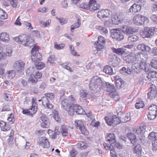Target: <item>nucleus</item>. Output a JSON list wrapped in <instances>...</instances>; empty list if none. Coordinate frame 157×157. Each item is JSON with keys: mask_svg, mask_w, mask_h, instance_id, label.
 <instances>
[{"mask_svg": "<svg viewBox=\"0 0 157 157\" xmlns=\"http://www.w3.org/2000/svg\"><path fill=\"white\" fill-rule=\"evenodd\" d=\"M75 101V98L73 95L69 96L67 99H65L61 101V105L62 108L68 113L69 115L72 114L73 113V110L71 109L73 105H76L74 104Z\"/></svg>", "mask_w": 157, "mask_h": 157, "instance_id": "f257e3e1", "label": "nucleus"}, {"mask_svg": "<svg viewBox=\"0 0 157 157\" xmlns=\"http://www.w3.org/2000/svg\"><path fill=\"white\" fill-rule=\"evenodd\" d=\"M14 40L25 46L31 47L34 44V40L30 36L26 34H20L18 37H14Z\"/></svg>", "mask_w": 157, "mask_h": 157, "instance_id": "f03ea898", "label": "nucleus"}, {"mask_svg": "<svg viewBox=\"0 0 157 157\" xmlns=\"http://www.w3.org/2000/svg\"><path fill=\"white\" fill-rule=\"evenodd\" d=\"M102 85V81L98 76H94L91 79L89 84V88L93 93H96L100 89Z\"/></svg>", "mask_w": 157, "mask_h": 157, "instance_id": "7ed1b4c3", "label": "nucleus"}, {"mask_svg": "<svg viewBox=\"0 0 157 157\" xmlns=\"http://www.w3.org/2000/svg\"><path fill=\"white\" fill-rule=\"evenodd\" d=\"M131 69L133 71L136 73H140L141 70H144L146 72L150 70L149 66L146 64L144 60L141 61L140 63L133 64L131 67Z\"/></svg>", "mask_w": 157, "mask_h": 157, "instance_id": "20e7f679", "label": "nucleus"}, {"mask_svg": "<svg viewBox=\"0 0 157 157\" xmlns=\"http://www.w3.org/2000/svg\"><path fill=\"white\" fill-rule=\"evenodd\" d=\"M45 96L42 97V101L43 105L47 109H51L53 108V106L50 102L49 99H53L55 95L53 93H48L44 94Z\"/></svg>", "mask_w": 157, "mask_h": 157, "instance_id": "39448f33", "label": "nucleus"}, {"mask_svg": "<svg viewBox=\"0 0 157 157\" xmlns=\"http://www.w3.org/2000/svg\"><path fill=\"white\" fill-rule=\"evenodd\" d=\"M141 53L138 52L136 54L132 53L128 55H125L123 56V60L127 63H132L137 60V59L140 57Z\"/></svg>", "mask_w": 157, "mask_h": 157, "instance_id": "423d86ee", "label": "nucleus"}, {"mask_svg": "<svg viewBox=\"0 0 157 157\" xmlns=\"http://www.w3.org/2000/svg\"><path fill=\"white\" fill-rule=\"evenodd\" d=\"M133 21L134 24L137 25H144L146 22L148 21V19L140 14L135 15L133 17Z\"/></svg>", "mask_w": 157, "mask_h": 157, "instance_id": "0eeeda50", "label": "nucleus"}, {"mask_svg": "<svg viewBox=\"0 0 157 157\" xmlns=\"http://www.w3.org/2000/svg\"><path fill=\"white\" fill-rule=\"evenodd\" d=\"M111 36L112 38L118 41L122 40L124 38L123 35L118 29H112L111 31Z\"/></svg>", "mask_w": 157, "mask_h": 157, "instance_id": "6e6552de", "label": "nucleus"}, {"mask_svg": "<svg viewBox=\"0 0 157 157\" xmlns=\"http://www.w3.org/2000/svg\"><path fill=\"white\" fill-rule=\"evenodd\" d=\"M105 119L106 123L109 126L113 124L114 126L120 123L119 118L115 115L112 116V117H105Z\"/></svg>", "mask_w": 157, "mask_h": 157, "instance_id": "1a4fd4ad", "label": "nucleus"}, {"mask_svg": "<svg viewBox=\"0 0 157 157\" xmlns=\"http://www.w3.org/2000/svg\"><path fill=\"white\" fill-rule=\"evenodd\" d=\"M31 53V58L33 62L39 61L41 60L42 56L38 51V49L35 46L32 48Z\"/></svg>", "mask_w": 157, "mask_h": 157, "instance_id": "9d476101", "label": "nucleus"}, {"mask_svg": "<svg viewBox=\"0 0 157 157\" xmlns=\"http://www.w3.org/2000/svg\"><path fill=\"white\" fill-rule=\"evenodd\" d=\"M149 113L147 117L149 120H153L157 114V106L155 105H151L148 108Z\"/></svg>", "mask_w": 157, "mask_h": 157, "instance_id": "9b49d317", "label": "nucleus"}, {"mask_svg": "<svg viewBox=\"0 0 157 157\" xmlns=\"http://www.w3.org/2000/svg\"><path fill=\"white\" fill-rule=\"evenodd\" d=\"M37 140L38 144L43 148H48L50 146V143L48 140L45 137H39Z\"/></svg>", "mask_w": 157, "mask_h": 157, "instance_id": "f8f14e48", "label": "nucleus"}, {"mask_svg": "<svg viewBox=\"0 0 157 157\" xmlns=\"http://www.w3.org/2000/svg\"><path fill=\"white\" fill-rule=\"evenodd\" d=\"M141 36L143 38H150L153 36V33L150 28L145 27L144 30L140 33Z\"/></svg>", "mask_w": 157, "mask_h": 157, "instance_id": "ddd939ff", "label": "nucleus"}, {"mask_svg": "<svg viewBox=\"0 0 157 157\" xmlns=\"http://www.w3.org/2000/svg\"><path fill=\"white\" fill-rule=\"evenodd\" d=\"M25 65V63L21 60H20L15 61L13 67L15 71L18 72L24 69Z\"/></svg>", "mask_w": 157, "mask_h": 157, "instance_id": "4468645a", "label": "nucleus"}, {"mask_svg": "<svg viewBox=\"0 0 157 157\" xmlns=\"http://www.w3.org/2000/svg\"><path fill=\"white\" fill-rule=\"evenodd\" d=\"M150 91L147 93L148 98L150 100L155 98L157 94L156 87L154 85H152L150 87Z\"/></svg>", "mask_w": 157, "mask_h": 157, "instance_id": "2eb2a0df", "label": "nucleus"}, {"mask_svg": "<svg viewBox=\"0 0 157 157\" xmlns=\"http://www.w3.org/2000/svg\"><path fill=\"white\" fill-rule=\"evenodd\" d=\"M105 43V40L104 37L100 36L98 37V41L95 42L94 45L96 46L97 49L100 50L103 48Z\"/></svg>", "mask_w": 157, "mask_h": 157, "instance_id": "dca6fc26", "label": "nucleus"}, {"mask_svg": "<svg viewBox=\"0 0 157 157\" xmlns=\"http://www.w3.org/2000/svg\"><path fill=\"white\" fill-rule=\"evenodd\" d=\"M111 13V12L109 10H101L98 12L97 16L100 19L107 18L109 17Z\"/></svg>", "mask_w": 157, "mask_h": 157, "instance_id": "f3484780", "label": "nucleus"}, {"mask_svg": "<svg viewBox=\"0 0 157 157\" xmlns=\"http://www.w3.org/2000/svg\"><path fill=\"white\" fill-rule=\"evenodd\" d=\"M41 126L43 128H48L50 125L49 119L44 115H42L40 117Z\"/></svg>", "mask_w": 157, "mask_h": 157, "instance_id": "a211bd4d", "label": "nucleus"}, {"mask_svg": "<svg viewBox=\"0 0 157 157\" xmlns=\"http://www.w3.org/2000/svg\"><path fill=\"white\" fill-rule=\"evenodd\" d=\"M141 7L140 5H137L136 3L134 4L128 9V13L132 14L140 12Z\"/></svg>", "mask_w": 157, "mask_h": 157, "instance_id": "6ab92c4d", "label": "nucleus"}, {"mask_svg": "<svg viewBox=\"0 0 157 157\" xmlns=\"http://www.w3.org/2000/svg\"><path fill=\"white\" fill-rule=\"evenodd\" d=\"M71 109H72L73 110V113L72 114L70 115V116H72L74 115L75 111L78 114H83L85 113V111L82 108L81 106L78 105H73V107H71Z\"/></svg>", "mask_w": 157, "mask_h": 157, "instance_id": "aec40b11", "label": "nucleus"}, {"mask_svg": "<svg viewBox=\"0 0 157 157\" xmlns=\"http://www.w3.org/2000/svg\"><path fill=\"white\" fill-rule=\"evenodd\" d=\"M120 120V122L125 123L129 121L131 118L130 114L128 113H122L120 116L117 117Z\"/></svg>", "mask_w": 157, "mask_h": 157, "instance_id": "412c9836", "label": "nucleus"}, {"mask_svg": "<svg viewBox=\"0 0 157 157\" xmlns=\"http://www.w3.org/2000/svg\"><path fill=\"white\" fill-rule=\"evenodd\" d=\"M137 48L140 51L146 52H149L151 50V48L149 46L144 43L138 44Z\"/></svg>", "mask_w": 157, "mask_h": 157, "instance_id": "4be33fe9", "label": "nucleus"}, {"mask_svg": "<svg viewBox=\"0 0 157 157\" xmlns=\"http://www.w3.org/2000/svg\"><path fill=\"white\" fill-rule=\"evenodd\" d=\"M106 90L107 92L109 93V94H113L114 97L117 95L116 89L113 84L109 83L106 84Z\"/></svg>", "mask_w": 157, "mask_h": 157, "instance_id": "5701e85b", "label": "nucleus"}, {"mask_svg": "<svg viewBox=\"0 0 157 157\" xmlns=\"http://www.w3.org/2000/svg\"><path fill=\"white\" fill-rule=\"evenodd\" d=\"M115 85L118 88H122L124 86V81L118 76L114 77Z\"/></svg>", "mask_w": 157, "mask_h": 157, "instance_id": "b1692460", "label": "nucleus"}, {"mask_svg": "<svg viewBox=\"0 0 157 157\" xmlns=\"http://www.w3.org/2000/svg\"><path fill=\"white\" fill-rule=\"evenodd\" d=\"M122 20V17H121L120 15L119 16L117 14H115L112 18L113 23L116 25H118L121 23Z\"/></svg>", "mask_w": 157, "mask_h": 157, "instance_id": "393cba45", "label": "nucleus"}, {"mask_svg": "<svg viewBox=\"0 0 157 157\" xmlns=\"http://www.w3.org/2000/svg\"><path fill=\"white\" fill-rule=\"evenodd\" d=\"M22 113L24 114H26L28 116H32L36 112V110H35V108L32 106L30 109H23Z\"/></svg>", "mask_w": 157, "mask_h": 157, "instance_id": "a878e982", "label": "nucleus"}, {"mask_svg": "<svg viewBox=\"0 0 157 157\" xmlns=\"http://www.w3.org/2000/svg\"><path fill=\"white\" fill-rule=\"evenodd\" d=\"M122 30L124 34L128 35L132 34L134 32V29L132 27L126 26L123 27Z\"/></svg>", "mask_w": 157, "mask_h": 157, "instance_id": "bb28decb", "label": "nucleus"}, {"mask_svg": "<svg viewBox=\"0 0 157 157\" xmlns=\"http://www.w3.org/2000/svg\"><path fill=\"white\" fill-rule=\"evenodd\" d=\"M0 126L1 130L4 131H9L10 128V125L3 121H2L0 122Z\"/></svg>", "mask_w": 157, "mask_h": 157, "instance_id": "cd10ccee", "label": "nucleus"}, {"mask_svg": "<svg viewBox=\"0 0 157 157\" xmlns=\"http://www.w3.org/2000/svg\"><path fill=\"white\" fill-rule=\"evenodd\" d=\"M0 39L2 41L7 43L10 40V38L9 34L6 33L2 32L1 34Z\"/></svg>", "mask_w": 157, "mask_h": 157, "instance_id": "c85d7f7f", "label": "nucleus"}, {"mask_svg": "<svg viewBox=\"0 0 157 157\" xmlns=\"http://www.w3.org/2000/svg\"><path fill=\"white\" fill-rule=\"evenodd\" d=\"M111 49L112 51L113 52L119 55L122 56L125 52V50L122 48H114L112 47L111 48Z\"/></svg>", "mask_w": 157, "mask_h": 157, "instance_id": "c756f323", "label": "nucleus"}, {"mask_svg": "<svg viewBox=\"0 0 157 157\" xmlns=\"http://www.w3.org/2000/svg\"><path fill=\"white\" fill-rule=\"evenodd\" d=\"M103 71L105 73L109 75H112L115 73V72L113 71V68L108 65H106L104 66Z\"/></svg>", "mask_w": 157, "mask_h": 157, "instance_id": "7c9ffc66", "label": "nucleus"}, {"mask_svg": "<svg viewBox=\"0 0 157 157\" xmlns=\"http://www.w3.org/2000/svg\"><path fill=\"white\" fill-rule=\"evenodd\" d=\"M115 134L113 133H109L107 136L106 139L107 141L109 142L110 144H114L116 142L115 139Z\"/></svg>", "mask_w": 157, "mask_h": 157, "instance_id": "2f4dec72", "label": "nucleus"}, {"mask_svg": "<svg viewBox=\"0 0 157 157\" xmlns=\"http://www.w3.org/2000/svg\"><path fill=\"white\" fill-rule=\"evenodd\" d=\"M127 136L130 140L131 143L134 144L136 141V135L133 133L130 132L127 134Z\"/></svg>", "mask_w": 157, "mask_h": 157, "instance_id": "473e14b6", "label": "nucleus"}, {"mask_svg": "<svg viewBox=\"0 0 157 157\" xmlns=\"http://www.w3.org/2000/svg\"><path fill=\"white\" fill-rule=\"evenodd\" d=\"M120 72L121 73L124 75L126 74L130 75L132 73V70L130 69L127 67H123L120 70Z\"/></svg>", "mask_w": 157, "mask_h": 157, "instance_id": "72a5a7b5", "label": "nucleus"}, {"mask_svg": "<svg viewBox=\"0 0 157 157\" xmlns=\"http://www.w3.org/2000/svg\"><path fill=\"white\" fill-rule=\"evenodd\" d=\"M134 153L139 155H141L142 147L140 144H137L133 148Z\"/></svg>", "mask_w": 157, "mask_h": 157, "instance_id": "f704fd0d", "label": "nucleus"}, {"mask_svg": "<svg viewBox=\"0 0 157 157\" xmlns=\"http://www.w3.org/2000/svg\"><path fill=\"white\" fill-rule=\"evenodd\" d=\"M145 105L144 102L141 98H139L137 100V102L135 104L136 108L139 109L143 108Z\"/></svg>", "mask_w": 157, "mask_h": 157, "instance_id": "c9c22d12", "label": "nucleus"}, {"mask_svg": "<svg viewBox=\"0 0 157 157\" xmlns=\"http://www.w3.org/2000/svg\"><path fill=\"white\" fill-rule=\"evenodd\" d=\"M133 132L137 134H143L145 132V130L144 127H140L139 128H135L133 130Z\"/></svg>", "mask_w": 157, "mask_h": 157, "instance_id": "e433bc0d", "label": "nucleus"}, {"mask_svg": "<svg viewBox=\"0 0 157 157\" xmlns=\"http://www.w3.org/2000/svg\"><path fill=\"white\" fill-rule=\"evenodd\" d=\"M36 68L38 70L43 69L45 67V64L44 63L39 61L34 62Z\"/></svg>", "mask_w": 157, "mask_h": 157, "instance_id": "4c0bfd02", "label": "nucleus"}, {"mask_svg": "<svg viewBox=\"0 0 157 157\" xmlns=\"http://www.w3.org/2000/svg\"><path fill=\"white\" fill-rule=\"evenodd\" d=\"M60 132L63 136L66 137L68 135V131L67 128L65 126H62L60 129Z\"/></svg>", "mask_w": 157, "mask_h": 157, "instance_id": "58836bf2", "label": "nucleus"}, {"mask_svg": "<svg viewBox=\"0 0 157 157\" xmlns=\"http://www.w3.org/2000/svg\"><path fill=\"white\" fill-rule=\"evenodd\" d=\"M139 39L138 36L136 35H133L128 36V40L129 42H134L137 41Z\"/></svg>", "mask_w": 157, "mask_h": 157, "instance_id": "ea45409f", "label": "nucleus"}, {"mask_svg": "<svg viewBox=\"0 0 157 157\" xmlns=\"http://www.w3.org/2000/svg\"><path fill=\"white\" fill-rule=\"evenodd\" d=\"M81 24L80 21L79 19H78L77 22L71 25V30L72 32H73V30L75 29L78 28L80 26Z\"/></svg>", "mask_w": 157, "mask_h": 157, "instance_id": "a19ab883", "label": "nucleus"}, {"mask_svg": "<svg viewBox=\"0 0 157 157\" xmlns=\"http://www.w3.org/2000/svg\"><path fill=\"white\" fill-rule=\"evenodd\" d=\"M98 29L102 34H105L108 33V30L105 27L101 26H99Z\"/></svg>", "mask_w": 157, "mask_h": 157, "instance_id": "79ce46f5", "label": "nucleus"}, {"mask_svg": "<svg viewBox=\"0 0 157 157\" xmlns=\"http://www.w3.org/2000/svg\"><path fill=\"white\" fill-rule=\"evenodd\" d=\"M157 133L155 132H151L149 133L148 136V138L151 140L154 141L157 140L156 135Z\"/></svg>", "mask_w": 157, "mask_h": 157, "instance_id": "37998d69", "label": "nucleus"}, {"mask_svg": "<svg viewBox=\"0 0 157 157\" xmlns=\"http://www.w3.org/2000/svg\"><path fill=\"white\" fill-rule=\"evenodd\" d=\"M7 17V14L3 10L0 8V18L2 19H5Z\"/></svg>", "mask_w": 157, "mask_h": 157, "instance_id": "c03bdc74", "label": "nucleus"}, {"mask_svg": "<svg viewBox=\"0 0 157 157\" xmlns=\"http://www.w3.org/2000/svg\"><path fill=\"white\" fill-rule=\"evenodd\" d=\"M77 129H79L84 125L83 122L82 120H77L75 122Z\"/></svg>", "mask_w": 157, "mask_h": 157, "instance_id": "a18cd8bd", "label": "nucleus"}, {"mask_svg": "<svg viewBox=\"0 0 157 157\" xmlns=\"http://www.w3.org/2000/svg\"><path fill=\"white\" fill-rule=\"evenodd\" d=\"M37 81L36 77L34 75H31L28 80V82L32 83V84L35 83Z\"/></svg>", "mask_w": 157, "mask_h": 157, "instance_id": "49530a36", "label": "nucleus"}, {"mask_svg": "<svg viewBox=\"0 0 157 157\" xmlns=\"http://www.w3.org/2000/svg\"><path fill=\"white\" fill-rule=\"evenodd\" d=\"M56 130L55 129V131H53L51 130H49L48 131V134L52 139H55L56 138Z\"/></svg>", "mask_w": 157, "mask_h": 157, "instance_id": "de8ad7c7", "label": "nucleus"}, {"mask_svg": "<svg viewBox=\"0 0 157 157\" xmlns=\"http://www.w3.org/2000/svg\"><path fill=\"white\" fill-rule=\"evenodd\" d=\"M148 78H157V73L155 71H150L148 74Z\"/></svg>", "mask_w": 157, "mask_h": 157, "instance_id": "09e8293b", "label": "nucleus"}, {"mask_svg": "<svg viewBox=\"0 0 157 157\" xmlns=\"http://www.w3.org/2000/svg\"><path fill=\"white\" fill-rule=\"evenodd\" d=\"M7 75L8 78L11 79H13L15 76V75L14 73H13V70L7 71Z\"/></svg>", "mask_w": 157, "mask_h": 157, "instance_id": "8fccbe9b", "label": "nucleus"}, {"mask_svg": "<svg viewBox=\"0 0 157 157\" xmlns=\"http://www.w3.org/2000/svg\"><path fill=\"white\" fill-rule=\"evenodd\" d=\"M65 46L64 44H58L56 42L54 43V48L58 50H60L63 49Z\"/></svg>", "mask_w": 157, "mask_h": 157, "instance_id": "3c124183", "label": "nucleus"}, {"mask_svg": "<svg viewBox=\"0 0 157 157\" xmlns=\"http://www.w3.org/2000/svg\"><path fill=\"white\" fill-rule=\"evenodd\" d=\"M12 53V51L11 48L8 47L6 48V52L4 55L5 56V58L6 56H11Z\"/></svg>", "mask_w": 157, "mask_h": 157, "instance_id": "603ef678", "label": "nucleus"}, {"mask_svg": "<svg viewBox=\"0 0 157 157\" xmlns=\"http://www.w3.org/2000/svg\"><path fill=\"white\" fill-rule=\"evenodd\" d=\"M120 62V59L119 58H118L117 59V62H116V61L115 60L113 62L110 61L109 62H108V63L110 65L113 66L114 67H116L118 66Z\"/></svg>", "mask_w": 157, "mask_h": 157, "instance_id": "864d4df0", "label": "nucleus"}, {"mask_svg": "<svg viewBox=\"0 0 157 157\" xmlns=\"http://www.w3.org/2000/svg\"><path fill=\"white\" fill-rule=\"evenodd\" d=\"M7 120L10 124H12L13 123L14 121V115L13 113H11L10 114L9 117H8Z\"/></svg>", "mask_w": 157, "mask_h": 157, "instance_id": "5fc2aeb1", "label": "nucleus"}, {"mask_svg": "<svg viewBox=\"0 0 157 157\" xmlns=\"http://www.w3.org/2000/svg\"><path fill=\"white\" fill-rule=\"evenodd\" d=\"M87 95L86 91L83 90H81L80 92V95L82 98H85Z\"/></svg>", "mask_w": 157, "mask_h": 157, "instance_id": "6e6d98bb", "label": "nucleus"}, {"mask_svg": "<svg viewBox=\"0 0 157 157\" xmlns=\"http://www.w3.org/2000/svg\"><path fill=\"white\" fill-rule=\"evenodd\" d=\"M53 118L57 122H59V121H60V118L59 117L58 113V111H55L53 114Z\"/></svg>", "mask_w": 157, "mask_h": 157, "instance_id": "4d7b16f0", "label": "nucleus"}, {"mask_svg": "<svg viewBox=\"0 0 157 157\" xmlns=\"http://www.w3.org/2000/svg\"><path fill=\"white\" fill-rule=\"evenodd\" d=\"M80 130L81 132L84 135H87L88 134V132L86 128L83 125L82 127L80 128L79 129Z\"/></svg>", "mask_w": 157, "mask_h": 157, "instance_id": "13d9d810", "label": "nucleus"}, {"mask_svg": "<svg viewBox=\"0 0 157 157\" xmlns=\"http://www.w3.org/2000/svg\"><path fill=\"white\" fill-rule=\"evenodd\" d=\"M92 2L94 3V9H93L92 8H90L92 9V10H94V11L98 10L100 8V5L98 3H97L95 1H92Z\"/></svg>", "mask_w": 157, "mask_h": 157, "instance_id": "bf43d9fd", "label": "nucleus"}, {"mask_svg": "<svg viewBox=\"0 0 157 157\" xmlns=\"http://www.w3.org/2000/svg\"><path fill=\"white\" fill-rule=\"evenodd\" d=\"M96 120L95 119H94L91 121L90 124L94 127H97L99 126L100 124V122L99 121H98L97 122H95Z\"/></svg>", "mask_w": 157, "mask_h": 157, "instance_id": "052dcab7", "label": "nucleus"}, {"mask_svg": "<svg viewBox=\"0 0 157 157\" xmlns=\"http://www.w3.org/2000/svg\"><path fill=\"white\" fill-rule=\"evenodd\" d=\"M80 8L87 10H89V3L88 4H86L84 3L80 5Z\"/></svg>", "mask_w": 157, "mask_h": 157, "instance_id": "680f3d73", "label": "nucleus"}, {"mask_svg": "<svg viewBox=\"0 0 157 157\" xmlns=\"http://www.w3.org/2000/svg\"><path fill=\"white\" fill-rule=\"evenodd\" d=\"M152 149L153 151H156L157 150V141L156 140L152 141Z\"/></svg>", "mask_w": 157, "mask_h": 157, "instance_id": "e2e57ef3", "label": "nucleus"}, {"mask_svg": "<svg viewBox=\"0 0 157 157\" xmlns=\"http://www.w3.org/2000/svg\"><path fill=\"white\" fill-rule=\"evenodd\" d=\"M150 18L154 22L155 24H157V16L156 15L152 14L151 15Z\"/></svg>", "mask_w": 157, "mask_h": 157, "instance_id": "0e129e2a", "label": "nucleus"}, {"mask_svg": "<svg viewBox=\"0 0 157 157\" xmlns=\"http://www.w3.org/2000/svg\"><path fill=\"white\" fill-rule=\"evenodd\" d=\"M56 60L55 56L54 55H51L48 57V61L50 63H53Z\"/></svg>", "mask_w": 157, "mask_h": 157, "instance_id": "69168bd1", "label": "nucleus"}, {"mask_svg": "<svg viewBox=\"0 0 157 157\" xmlns=\"http://www.w3.org/2000/svg\"><path fill=\"white\" fill-rule=\"evenodd\" d=\"M65 91L64 90H62L60 91V99L61 100H63L65 99V98L66 97V96L65 95Z\"/></svg>", "mask_w": 157, "mask_h": 157, "instance_id": "338daca9", "label": "nucleus"}, {"mask_svg": "<svg viewBox=\"0 0 157 157\" xmlns=\"http://www.w3.org/2000/svg\"><path fill=\"white\" fill-rule=\"evenodd\" d=\"M151 65L153 68L157 70V61L152 60L151 62Z\"/></svg>", "mask_w": 157, "mask_h": 157, "instance_id": "774afa93", "label": "nucleus"}]
</instances>
